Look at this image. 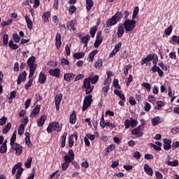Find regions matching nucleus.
<instances>
[{"label":"nucleus","instance_id":"obj_62","mask_svg":"<svg viewBox=\"0 0 179 179\" xmlns=\"http://www.w3.org/2000/svg\"><path fill=\"white\" fill-rule=\"evenodd\" d=\"M113 86L114 87H115V89H121V85L120 84H118V80L117 79H115L113 80Z\"/></svg>","mask_w":179,"mask_h":179},{"label":"nucleus","instance_id":"obj_11","mask_svg":"<svg viewBox=\"0 0 179 179\" xmlns=\"http://www.w3.org/2000/svg\"><path fill=\"white\" fill-rule=\"evenodd\" d=\"M62 94H57L55 98V107L56 110L59 111V104H61V101L62 100Z\"/></svg>","mask_w":179,"mask_h":179},{"label":"nucleus","instance_id":"obj_36","mask_svg":"<svg viewBox=\"0 0 179 179\" xmlns=\"http://www.w3.org/2000/svg\"><path fill=\"white\" fill-rule=\"evenodd\" d=\"M166 164H167L168 166H171V167H177L179 163H178V160L175 159L173 162H171V161L166 162Z\"/></svg>","mask_w":179,"mask_h":179},{"label":"nucleus","instance_id":"obj_8","mask_svg":"<svg viewBox=\"0 0 179 179\" xmlns=\"http://www.w3.org/2000/svg\"><path fill=\"white\" fill-rule=\"evenodd\" d=\"M27 76V73L25 71L20 73L17 79V85H22V82H26Z\"/></svg>","mask_w":179,"mask_h":179},{"label":"nucleus","instance_id":"obj_39","mask_svg":"<svg viewBox=\"0 0 179 179\" xmlns=\"http://www.w3.org/2000/svg\"><path fill=\"white\" fill-rule=\"evenodd\" d=\"M26 127V124H21L18 127V135H23L24 134V127Z\"/></svg>","mask_w":179,"mask_h":179},{"label":"nucleus","instance_id":"obj_12","mask_svg":"<svg viewBox=\"0 0 179 179\" xmlns=\"http://www.w3.org/2000/svg\"><path fill=\"white\" fill-rule=\"evenodd\" d=\"M61 34L59 32H57L55 36V46L57 50H59L62 44V41H61Z\"/></svg>","mask_w":179,"mask_h":179},{"label":"nucleus","instance_id":"obj_16","mask_svg":"<svg viewBox=\"0 0 179 179\" xmlns=\"http://www.w3.org/2000/svg\"><path fill=\"white\" fill-rule=\"evenodd\" d=\"M40 110H41V105H37L36 106H35V108L33 109L30 114V117L34 118V117H36V115H37L40 113Z\"/></svg>","mask_w":179,"mask_h":179},{"label":"nucleus","instance_id":"obj_52","mask_svg":"<svg viewBox=\"0 0 179 179\" xmlns=\"http://www.w3.org/2000/svg\"><path fill=\"white\" fill-rule=\"evenodd\" d=\"M163 106H164V102L162 101H157V107L155 108V110H160Z\"/></svg>","mask_w":179,"mask_h":179},{"label":"nucleus","instance_id":"obj_58","mask_svg":"<svg viewBox=\"0 0 179 179\" xmlns=\"http://www.w3.org/2000/svg\"><path fill=\"white\" fill-rule=\"evenodd\" d=\"M141 86L147 89V90H152V85H150L148 83H143L141 84Z\"/></svg>","mask_w":179,"mask_h":179},{"label":"nucleus","instance_id":"obj_2","mask_svg":"<svg viewBox=\"0 0 179 179\" xmlns=\"http://www.w3.org/2000/svg\"><path fill=\"white\" fill-rule=\"evenodd\" d=\"M36 62V57L31 56L27 60V64L29 68V79H31L36 73V69H37V64H34Z\"/></svg>","mask_w":179,"mask_h":179},{"label":"nucleus","instance_id":"obj_14","mask_svg":"<svg viewBox=\"0 0 179 179\" xmlns=\"http://www.w3.org/2000/svg\"><path fill=\"white\" fill-rule=\"evenodd\" d=\"M24 136L25 144L28 146V148H29V149H31V148H33V143H31V141H30V133L25 132Z\"/></svg>","mask_w":179,"mask_h":179},{"label":"nucleus","instance_id":"obj_25","mask_svg":"<svg viewBox=\"0 0 179 179\" xmlns=\"http://www.w3.org/2000/svg\"><path fill=\"white\" fill-rule=\"evenodd\" d=\"M131 135H136V138H141V136H143V133L142 130H138L137 128H135L131 131Z\"/></svg>","mask_w":179,"mask_h":179},{"label":"nucleus","instance_id":"obj_44","mask_svg":"<svg viewBox=\"0 0 179 179\" xmlns=\"http://www.w3.org/2000/svg\"><path fill=\"white\" fill-rule=\"evenodd\" d=\"M164 33L166 36H170V34L173 33V25H170L169 27H168L167 29L164 30Z\"/></svg>","mask_w":179,"mask_h":179},{"label":"nucleus","instance_id":"obj_51","mask_svg":"<svg viewBox=\"0 0 179 179\" xmlns=\"http://www.w3.org/2000/svg\"><path fill=\"white\" fill-rule=\"evenodd\" d=\"M69 12L70 15H73V13H75V12H76V6H75L73 5H71L69 6Z\"/></svg>","mask_w":179,"mask_h":179},{"label":"nucleus","instance_id":"obj_24","mask_svg":"<svg viewBox=\"0 0 179 179\" xmlns=\"http://www.w3.org/2000/svg\"><path fill=\"white\" fill-rule=\"evenodd\" d=\"M152 58V54L148 55L146 57L141 59V65H145V64H148V62H151Z\"/></svg>","mask_w":179,"mask_h":179},{"label":"nucleus","instance_id":"obj_41","mask_svg":"<svg viewBox=\"0 0 179 179\" xmlns=\"http://www.w3.org/2000/svg\"><path fill=\"white\" fill-rule=\"evenodd\" d=\"M74 58L76 59H80L85 57V52H77L73 54Z\"/></svg>","mask_w":179,"mask_h":179},{"label":"nucleus","instance_id":"obj_23","mask_svg":"<svg viewBox=\"0 0 179 179\" xmlns=\"http://www.w3.org/2000/svg\"><path fill=\"white\" fill-rule=\"evenodd\" d=\"M92 83V77H89L87 78H85L83 85V89H85L86 87H90L92 86L90 83Z\"/></svg>","mask_w":179,"mask_h":179},{"label":"nucleus","instance_id":"obj_57","mask_svg":"<svg viewBox=\"0 0 179 179\" xmlns=\"http://www.w3.org/2000/svg\"><path fill=\"white\" fill-rule=\"evenodd\" d=\"M132 68V64H128L127 66H124V75L127 76L129 72V69Z\"/></svg>","mask_w":179,"mask_h":179},{"label":"nucleus","instance_id":"obj_63","mask_svg":"<svg viewBox=\"0 0 179 179\" xmlns=\"http://www.w3.org/2000/svg\"><path fill=\"white\" fill-rule=\"evenodd\" d=\"M122 45V43H119L118 44L115 45L113 50H115L116 52H118L121 50Z\"/></svg>","mask_w":179,"mask_h":179},{"label":"nucleus","instance_id":"obj_47","mask_svg":"<svg viewBox=\"0 0 179 179\" xmlns=\"http://www.w3.org/2000/svg\"><path fill=\"white\" fill-rule=\"evenodd\" d=\"M16 134H17V131H15L13 133V135L11 136V138H10V145H15V142L16 141Z\"/></svg>","mask_w":179,"mask_h":179},{"label":"nucleus","instance_id":"obj_35","mask_svg":"<svg viewBox=\"0 0 179 179\" xmlns=\"http://www.w3.org/2000/svg\"><path fill=\"white\" fill-rule=\"evenodd\" d=\"M102 66H103V59H99L96 61V62H95L94 67L96 69H101Z\"/></svg>","mask_w":179,"mask_h":179},{"label":"nucleus","instance_id":"obj_61","mask_svg":"<svg viewBox=\"0 0 179 179\" xmlns=\"http://www.w3.org/2000/svg\"><path fill=\"white\" fill-rule=\"evenodd\" d=\"M13 38L15 43H19L20 41V36H19V35H17V34H13Z\"/></svg>","mask_w":179,"mask_h":179},{"label":"nucleus","instance_id":"obj_33","mask_svg":"<svg viewBox=\"0 0 179 179\" xmlns=\"http://www.w3.org/2000/svg\"><path fill=\"white\" fill-rule=\"evenodd\" d=\"M103 43V38H96L95 42L94 43V47L95 48H99L100 44Z\"/></svg>","mask_w":179,"mask_h":179},{"label":"nucleus","instance_id":"obj_27","mask_svg":"<svg viewBox=\"0 0 179 179\" xmlns=\"http://www.w3.org/2000/svg\"><path fill=\"white\" fill-rule=\"evenodd\" d=\"M42 17L44 19V22L45 23H48V22H50V17H51V12L50 11H46L45 12L43 15Z\"/></svg>","mask_w":179,"mask_h":179},{"label":"nucleus","instance_id":"obj_46","mask_svg":"<svg viewBox=\"0 0 179 179\" xmlns=\"http://www.w3.org/2000/svg\"><path fill=\"white\" fill-rule=\"evenodd\" d=\"M138 13H139V7L136 6L133 10L132 19H136L138 16Z\"/></svg>","mask_w":179,"mask_h":179},{"label":"nucleus","instance_id":"obj_21","mask_svg":"<svg viewBox=\"0 0 179 179\" xmlns=\"http://www.w3.org/2000/svg\"><path fill=\"white\" fill-rule=\"evenodd\" d=\"M47 120V116L45 115H42L38 120H37V125L38 127H43L44 124H45V120Z\"/></svg>","mask_w":179,"mask_h":179},{"label":"nucleus","instance_id":"obj_29","mask_svg":"<svg viewBox=\"0 0 179 179\" xmlns=\"http://www.w3.org/2000/svg\"><path fill=\"white\" fill-rule=\"evenodd\" d=\"M144 171L148 174V176H153V169L149 166V164H145L144 165Z\"/></svg>","mask_w":179,"mask_h":179},{"label":"nucleus","instance_id":"obj_34","mask_svg":"<svg viewBox=\"0 0 179 179\" xmlns=\"http://www.w3.org/2000/svg\"><path fill=\"white\" fill-rule=\"evenodd\" d=\"M106 154L108 155L110 152H113V150H115V144H110L106 148Z\"/></svg>","mask_w":179,"mask_h":179},{"label":"nucleus","instance_id":"obj_64","mask_svg":"<svg viewBox=\"0 0 179 179\" xmlns=\"http://www.w3.org/2000/svg\"><path fill=\"white\" fill-rule=\"evenodd\" d=\"M129 103L130 106H135V104H136V101H135V98H134V96H130Z\"/></svg>","mask_w":179,"mask_h":179},{"label":"nucleus","instance_id":"obj_20","mask_svg":"<svg viewBox=\"0 0 179 179\" xmlns=\"http://www.w3.org/2000/svg\"><path fill=\"white\" fill-rule=\"evenodd\" d=\"M124 33H125V29H124V25L120 24L117 27V37L118 38H121L122 36H124Z\"/></svg>","mask_w":179,"mask_h":179},{"label":"nucleus","instance_id":"obj_6","mask_svg":"<svg viewBox=\"0 0 179 179\" xmlns=\"http://www.w3.org/2000/svg\"><path fill=\"white\" fill-rule=\"evenodd\" d=\"M138 126V120L131 117L130 120L126 119L124 120V128L125 129H129V127L135 128Z\"/></svg>","mask_w":179,"mask_h":179},{"label":"nucleus","instance_id":"obj_49","mask_svg":"<svg viewBox=\"0 0 179 179\" xmlns=\"http://www.w3.org/2000/svg\"><path fill=\"white\" fill-rule=\"evenodd\" d=\"M33 85V79H29L27 84L24 85L25 90H29V87H31Z\"/></svg>","mask_w":179,"mask_h":179},{"label":"nucleus","instance_id":"obj_40","mask_svg":"<svg viewBox=\"0 0 179 179\" xmlns=\"http://www.w3.org/2000/svg\"><path fill=\"white\" fill-rule=\"evenodd\" d=\"M69 148H72L75 143L73 141V134H71L68 139Z\"/></svg>","mask_w":179,"mask_h":179},{"label":"nucleus","instance_id":"obj_53","mask_svg":"<svg viewBox=\"0 0 179 179\" xmlns=\"http://www.w3.org/2000/svg\"><path fill=\"white\" fill-rule=\"evenodd\" d=\"M85 94H90L92 92H93V90L94 89V86L91 85L90 87H85Z\"/></svg>","mask_w":179,"mask_h":179},{"label":"nucleus","instance_id":"obj_22","mask_svg":"<svg viewBox=\"0 0 179 179\" xmlns=\"http://www.w3.org/2000/svg\"><path fill=\"white\" fill-rule=\"evenodd\" d=\"M69 122L71 125L76 124V111L73 110L71 114Z\"/></svg>","mask_w":179,"mask_h":179},{"label":"nucleus","instance_id":"obj_38","mask_svg":"<svg viewBox=\"0 0 179 179\" xmlns=\"http://www.w3.org/2000/svg\"><path fill=\"white\" fill-rule=\"evenodd\" d=\"M96 31H97V27L94 26L90 30V34L92 38H94L96 36Z\"/></svg>","mask_w":179,"mask_h":179},{"label":"nucleus","instance_id":"obj_60","mask_svg":"<svg viewBox=\"0 0 179 179\" xmlns=\"http://www.w3.org/2000/svg\"><path fill=\"white\" fill-rule=\"evenodd\" d=\"M59 5V0H54L53 8L55 10H58Z\"/></svg>","mask_w":179,"mask_h":179},{"label":"nucleus","instance_id":"obj_17","mask_svg":"<svg viewBox=\"0 0 179 179\" xmlns=\"http://www.w3.org/2000/svg\"><path fill=\"white\" fill-rule=\"evenodd\" d=\"M47 80V76L43 72H41L39 73V77L38 82L41 85H44L45 83V81Z\"/></svg>","mask_w":179,"mask_h":179},{"label":"nucleus","instance_id":"obj_18","mask_svg":"<svg viewBox=\"0 0 179 179\" xmlns=\"http://www.w3.org/2000/svg\"><path fill=\"white\" fill-rule=\"evenodd\" d=\"M59 72H61L59 69H50L49 70V75L55 78H59Z\"/></svg>","mask_w":179,"mask_h":179},{"label":"nucleus","instance_id":"obj_45","mask_svg":"<svg viewBox=\"0 0 179 179\" xmlns=\"http://www.w3.org/2000/svg\"><path fill=\"white\" fill-rule=\"evenodd\" d=\"M132 80H134V77L132 76V74H130L129 75V77L125 80L127 87L129 86V85H131V82H132Z\"/></svg>","mask_w":179,"mask_h":179},{"label":"nucleus","instance_id":"obj_7","mask_svg":"<svg viewBox=\"0 0 179 179\" xmlns=\"http://www.w3.org/2000/svg\"><path fill=\"white\" fill-rule=\"evenodd\" d=\"M11 149L13 150H15L16 155H18V156H20L22 153H23V146H22L20 144L15 143L13 145H10Z\"/></svg>","mask_w":179,"mask_h":179},{"label":"nucleus","instance_id":"obj_32","mask_svg":"<svg viewBox=\"0 0 179 179\" xmlns=\"http://www.w3.org/2000/svg\"><path fill=\"white\" fill-rule=\"evenodd\" d=\"M10 128H12V123H8L2 130V133L6 134L9 131H10Z\"/></svg>","mask_w":179,"mask_h":179},{"label":"nucleus","instance_id":"obj_31","mask_svg":"<svg viewBox=\"0 0 179 179\" xmlns=\"http://www.w3.org/2000/svg\"><path fill=\"white\" fill-rule=\"evenodd\" d=\"M151 57H152V61L154 66H157V62H159V57L157 56V55L156 53L152 54Z\"/></svg>","mask_w":179,"mask_h":179},{"label":"nucleus","instance_id":"obj_13","mask_svg":"<svg viewBox=\"0 0 179 179\" xmlns=\"http://www.w3.org/2000/svg\"><path fill=\"white\" fill-rule=\"evenodd\" d=\"M162 122H163V119H162V117L159 116H156L151 119V124L152 127H156L159 125V124H162Z\"/></svg>","mask_w":179,"mask_h":179},{"label":"nucleus","instance_id":"obj_1","mask_svg":"<svg viewBox=\"0 0 179 179\" xmlns=\"http://www.w3.org/2000/svg\"><path fill=\"white\" fill-rule=\"evenodd\" d=\"M124 17V14L122 12L117 11L115 13L113 16L111 17L110 19L106 22L105 27H111V26H115L121 19Z\"/></svg>","mask_w":179,"mask_h":179},{"label":"nucleus","instance_id":"obj_42","mask_svg":"<svg viewBox=\"0 0 179 179\" xmlns=\"http://www.w3.org/2000/svg\"><path fill=\"white\" fill-rule=\"evenodd\" d=\"M171 44H174L173 43H176V44H178L179 45V36L173 35L172 36L171 41H170Z\"/></svg>","mask_w":179,"mask_h":179},{"label":"nucleus","instance_id":"obj_48","mask_svg":"<svg viewBox=\"0 0 179 179\" xmlns=\"http://www.w3.org/2000/svg\"><path fill=\"white\" fill-rule=\"evenodd\" d=\"M3 43L4 45H8V43H9V36L8 34L3 35Z\"/></svg>","mask_w":179,"mask_h":179},{"label":"nucleus","instance_id":"obj_26","mask_svg":"<svg viewBox=\"0 0 179 179\" xmlns=\"http://www.w3.org/2000/svg\"><path fill=\"white\" fill-rule=\"evenodd\" d=\"M74 78H75V74H73V73H65L64 75V79L66 82H71V80H72V79H73Z\"/></svg>","mask_w":179,"mask_h":179},{"label":"nucleus","instance_id":"obj_4","mask_svg":"<svg viewBox=\"0 0 179 179\" xmlns=\"http://www.w3.org/2000/svg\"><path fill=\"white\" fill-rule=\"evenodd\" d=\"M136 24V21L135 20H126L122 26H124L126 33H128V31H132L135 29Z\"/></svg>","mask_w":179,"mask_h":179},{"label":"nucleus","instance_id":"obj_55","mask_svg":"<svg viewBox=\"0 0 179 179\" xmlns=\"http://www.w3.org/2000/svg\"><path fill=\"white\" fill-rule=\"evenodd\" d=\"M158 65L163 71H167V66H166L163 62H159Z\"/></svg>","mask_w":179,"mask_h":179},{"label":"nucleus","instance_id":"obj_50","mask_svg":"<svg viewBox=\"0 0 179 179\" xmlns=\"http://www.w3.org/2000/svg\"><path fill=\"white\" fill-rule=\"evenodd\" d=\"M73 159L71 157H69L68 155H65L64 156V163H67L69 164H71V163H72V162H73Z\"/></svg>","mask_w":179,"mask_h":179},{"label":"nucleus","instance_id":"obj_54","mask_svg":"<svg viewBox=\"0 0 179 179\" xmlns=\"http://www.w3.org/2000/svg\"><path fill=\"white\" fill-rule=\"evenodd\" d=\"M99 82V76L95 75L93 78L91 77V83L92 85H96V83Z\"/></svg>","mask_w":179,"mask_h":179},{"label":"nucleus","instance_id":"obj_43","mask_svg":"<svg viewBox=\"0 0 179 179\" xmlns=\"http://www.w3.org/2000/svg\"><path fill=\"white\" fill-rule=\"evenodd\" d=\"M31 162H33V157H29L27 159L24 164V166L27 169H30L31 167Z\"/></svg>","mask_w":179,"mask_h":179},{"label":"nucleus","instance_id":"obj_3","mask_svg":"<svg viewBox=\"0 0 179 179\" xmlns=\"http://www.w3.org/2000/svg\"><path fill=\"white\" fill-rule=\"evenodd\" d=\"M52 131L61 132L62 131V124L59 126V122H50L47 128V132L48 134H52Z\"/></svg>","mask_w":179,"mask_h":179},{"label":"nucleus","instance_id":"obj_28","mask_svg":"<svg viewBox=\"0 0 179 179\" xmlns=\"http://www.w3.org/2000/svg\"><path fill=\"white\" fill-rule=\"evenodd\" d=\"M98 53H99V50L97 49L92 50V52L89 54V57H88L89 62H92L94 59V55H96Z\"/></svg>","mask_w":179,"mask_h":179},{"label":"nucleus","instance_id":"obj_19","mask_svg":"<svg viewBox=\"0 0 179 179\" xmlns=\"http://www.w3.org/2000/svg\"><path fill=\"white\" fill-rule=\"evenodd\" d=\"M66 136H68V133L66 131H65L62 136L60 138V141H61V148L62 149H64V148H65V145L66 143Z\"/></svg>","mask_w":179,"mask_h":179},{"label":"nucleus","instance_id":"obj_5","mask_svg":"<svg viewBox=\"0 0 179 179\" xmlns=\"http://www.w3.org/2000/svg\"><path fill=\"white\" fill-rule=\"evenodd\" d=\"M92 103H93V96L92 95L86 96L83 101L82 111H86V110H87V108L92 106Z\"/></svg>","mask_w":179,"mask_h":179},{"label":"nucleus","instance_id":"obj_59","mask_svg":"<svg viewBox=\"0 0 179 179\" xmlns=\"http://www.w3.org/2000/svg\"><path fill=\"white\" fill-rule=\"evenodd\" d=\"M108 90H110V85L104 86L102 88V92H103L104 96H107V93H108Z\"/></svg>","mask_w":179,"mask_h":179},{"label":"nucleus","instance_id":"obj_30","mask_svg":"<svg viewBox=\"0 0 179 179\" xmlns=\"http://www.w3.org/2000/svg\"><path fill=\"white\" fill-rule=\"evenodd\" d=\"M93 1L92 0H86V9L87 10V12H90V10H92V8H93Z\"/></svg>","mask_w":179,"mask_h":179},{"label":"nucleus","instance_id":"obj_9","mask_svg":"<svg viewBox=\"0 0 179 179\" xmlns=\"http://www.w3.org/2000/svg\"><path fill=\"white\" fill-rule=\"evenodd\" d=\"M150 72H153V73L157 72L159 78H163V76H164V72L158 66H153L150 69Z\"/></svg>","mask_w":179,"mask_h":179},{"label":"nucleus","instance_id":"obj_56","mask_svg":"<svg viewBox=\"0 0 179 179\" xmlns=\"http://www.w3.org/2000/svg\"><path fill=\"white\" fill-rule=\"evenodd\" d=\"M71 47H72V45L70 44L69 45H66L65 47V51H66V55H71Z\"/></svg>","mask_w":179,"mask_h":179},{"label":"nucleus","instance_id":"obj_10","mask_svg":"<svg viewBox=\"0 0 179 179\" xmlns=\"http://www.w3.org/2000/svg\"><path fill=\"white\" fill-rule=\"evenodd\" d=\"M76 20H72L67 22L66 27L67 30H69L70 31H76V29L75 28V26H76Z\"/></svg>","mask_w":179,"mask_h":179},{"label":"nucleus","instance_id":"obj_37","mask_svg":"<svg viewBox=\"0 0 179 179\" xmlns=\"http://www.w3.org/2000/svg\"><path fill=\"white\" fill-rule=\"evenodd\" d=\"M80 38L83 43H89V41H90V35H86L85 36H82V35H80Z\"/></svg>","mask_w":179,"mask_h":179},{"label":"nucleus","instance_id":"obj_15","mask_svg":"<svg viewBox=\"0 0 179 179\" xmlns=\"http://www.w3.org/2000/svg\"><path fill=\"white\" fill-rule=\"evenodd\" d=\"M163 142L164 150H170V149H171V139L164 138Z\"/></svg>","mask_w":179,"mask_h":179}]
</instances>
